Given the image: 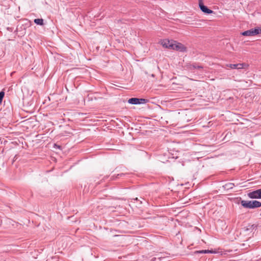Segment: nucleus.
I'll return each mask as SVG.
<instances>
[{
  "label": "nucleus",
  "instance_id": "obj_1",
  "mask_svg": "<svg viewBox=\"0 0 261 261\" xmlns=\"http://www.w3.org/2000/svg\"><path fill=\"white\" fill-rule=\"evenodd\" d=\"M261 33V29L258 27L243 32L242 35L245 36H253Z\"/></svg>",
  "mask_w": 261,
  "mask_h": 261
},
{
  "label": "nucleus",
  "instance_id": "obj_2",
  "mask_svg": "<svg viewBox=\"0 0 261 261\" xmlns=\"http://www.w3.org/2000/svg\"><path fill=\"white\" fill-rule=\"evenodd\" d=\"M248 196L251 199H261V189L249 192Z\"/></svg>",
  "mask_w": 261,
  "mask_h": 261
},
{
  "label": "nucleus",
  "instance_id": "obj_3",
  "mask_svg": "<svg viewBox=\"0 0 261 261\" xmlns=\"http://www.w3.org/2000/svg\"><path fill=\"white\" fill-rule=\"evenodd\" d=\"M226 66L230 68L231 69H243L247 67L248 65L244 63H239V64H227Z\"/></svg>",
  "mask_w": 261,
  "mask_h": 261
},
{
  "label": "nucleus",
  "instance_id": "obj_4",
  "mask_svg": "<svg viewBox=\"0 0 261 261\" xmlns=\"http://www.w3.org/2000/svg\"><path fill=\"white\" fill-rule=\"evenodd\" d=\"M199 6L200 10L204 13L210 14L213 13V11L209 9L206 6L203 5L202 0H199Z\"/></svg>",
  "mask_w": 261,
  "mask_h": 261
},
{
  "label": "nucleus",
  "instance_id": "obj_5",
  "mask_svg": "<svg viewBox=\"0 0 261 261\" xmlns=\"http://www.w3.org/2000/svg\"><path fill=\"white\" fill-rule=\"evenodd\" d=\"M172 49L177 51H184L186 50L185 46L180 43H178L175 41H174Z\"/></svg>",
  "mask_w": 261,
  "mask_h": 261
},
{
  "label": "nucleus",
  "instance_id": "obj_6",
  "mask_svg": "<svg viewBox=\"0 0 261 261\" xmlns=\"http://www.w3.org/2000/svg\"><path fill=\"white\" fill-rule=\"evenodd\" d=\"M173 40H169L168 39L163 40L161 42V44L163 47L169 49H172L173 47V44L174 43Z\"/></svg>",
  "mask_w": 261,
  "mask_h": 261
},
{
  "label": "nucleus",
  "instance_id": "obj_7",
  "mask_svg": "<svg viewBox=\"0 0 261 261\" xmlns=\"http://www.w3.org/2000/svg\"><path fill=\"white\" fill-rule=\"evenodd\" d=\"M241 204L245 208H251V201L242 200Z\"/></svg>",
  "mask_w": 261,
  "mask_h": 261
},
{
  "label": "nucleus",
  "instance_id": "obj_8",
  "mask_svg": "<svg viewBox=\"0 0 261 261\" xmlns=\"http://www.w3.org/2000/svg\"><path fill=\"white\" fill-rule=\"evenodd\" d=\"M261 207V202L257 201V200H253L251 201V208H255Z\"/></svg>",
  "mask_w": 261,
  "mask_h": 261
},
{
  "label": "nucleus",
  "instance_id": "obj_9",
  "mask_svg": "<svg viewBox=\"0 0 261 261\" xmlns=\"http://www.w3.org/2000/svg\"><path fill=\"white\" fill-rule=\"evenodd\" d=\"M128 102L132 105H138L139 100L138 98H131L128 99Z\"/></svg>",
  "mask_w": 261,
  "mask_h": 261
},
{
  "label": "nucleus",
  "instance_id": "obj_10",
  "mask_svg": "<svg viewBox=\"0 0 261 261\" xmlns=\"http://www.w3.org/2000/svg\"><path fill=\"white\" fill-rule=\"evenodd\" d=\"M234 186V184L229 182V183H227L225 185H224L223 187L225 189L228 190L232 189Z\"/></svg>",
  "mask_w": 261,
  "mask_h": 261
},
{
  "label": "nucleus",
  "instance_id": "obj_11",
  "mask_svg": "<svg viewBox=\"0 0 261 261\" xmlns=\"http://www.w3.org/2000/svg\"><path fill=\"white\" fill-rule=\"evenodd\" d=\"M34 21L36 24L38 25H42L43 24V19L42 18L35 19Z\"/></svg>",
  "mask_w": 261,
  "mask_h": 261
},
{
  "label": "nucleus",
  "instance_id": "obj_12",
  "mask_svg": "<svg viewBox=\"0 0 261 261\" xmlns=\"http://www.w3.org/2000/svg\"><path fill=\"white\" fill-rule=\"evenodd\" d=\"M214 251L210 250H202L200 251H196L195 253H213Z\"/></svg>",
  "mask_w": 261,
  "mask_h": 261
},
{
  "label": "nucleus",
  "instance_id": "obj_13",
  "mask_svg": "<svg viewBox=\"0 0 261 261\" xmlns=\"http://www.w3.org/2000/svg\"><path fill=\"white\" fill-rule=\"evenodd\" d=\"M139 102L138 104L145 103L148 101V100L144 98H138Z\"/></svg>",
  "mask_w": 261,
  "mask_h": 261
},
{
  "label": "nucleus",
  "instance_id": "obj_14",
  "mask_svg": "<svg viewBox=\"0 0 261 261\" xmlns=\"http://www.w3.org/2000/svg\"><path fill=\"white\" fill-rule=\"evenodd\" d=\"M5 93L3 91L0 92V103H2L3 99L4 97Z\"/></svg>",
  "mask_w": 261,
  "mask_h": 261
},
{
  "label": "nucleus",
  "instance_id": "obj_15",
  "mask_svg": "<svg viewBox=\"0 0 261 261\" xmlns=\"http://www.w3.org/2000/svg\"><path fill=\"white\" fill-rule=\"evenodd\" d=\"M192 68L193 69H196V68L201 69V68H202V67L201 66L197 65L196 64H193L192 65Z\"/></svg>",
  "mask_w": 261,
  "mask_h": 261
},
{
  "label": "nucleus",
  "instance_id": "obj_16",
  "mask_svg": "<svg viewBox=\"0 0 261 261\" xmlns=\"http://www.w3.org/2000/svg\"><path fill=\"white\" fill-rule=\"evenodd\" d=\"M134 200H136V201H138L139 199H138V198H136L135 199H134Z\"/></svg>",
  "mask_w": 261,
  "mask_h": 261
},
{
  "label": "nucleus",
  "instance_id": "obj_17",
  "mask_svg": "<svg viewBox=\"0 0 261 261\" xmlns=\"http://www.w3.org/2000/svg\"><path fill=\"white\" fill-rule=\"evenodd\" d=\"M151 76H153V77H154V74H152L151 75Z\"/></svg>",
  "mask_w": 261,
  "mask_h": 261
},
{
  "label": "nucleus",
  "instance_id": "obj_18",
  "mask_svg": "<svg viewBox=\"0 0 261 261\" xmlns=\"http://www.w3.org/2000/svg\"><path fill=\"white\" fill-rule=\"evenodd\" d=\"M140 204H141L142 203V202L141 201H140Z\"/></svg>",
  "mask_w": 261,
  "mask_h": 261
}]
</instances>
